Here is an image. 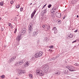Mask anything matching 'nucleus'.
<instances>
[{"instance_id":"51","label":"nucleus","mask_w":79,"mask_h":79,"mask_svg":"<svg viewBox=\"0 0 79 79\" xmlns=\"http://www.w3.org/2000/svg\"><path fill=\"white\" fill-rule=\"evenodd\" d=\"M52 11L53 12V13H55V10H52Z\"/></svg>"},{"instance_id":"5","label":"nucleus","mask_w":79,"mask_h":79,"mask_svg":"<svg viewBox=\"0 0 79 79\" xmlns=\"http://www.w3.org/2000/svg\"><path fill=\"white\" fill-rule=\"evenodd\" d=\"M21 39V35L20 34H19L16 38V40H17L18 42H19Z\"/></svg>"},{"instance_id":"24","label":"nucleus","mask_w":79,"mask_h":79,"mask_svg":"<svg viewBox=\"0 0 79 79\" xmlns=\"http://www.w3.org/2000/svg\"><path fill=\"white\" fill-rule=\"evenodd\" d=\"M52 10H55H55H56V7H54L52 8Z\"/></svg>"},{"instance_id":"10","label":"nucleus","mask_w":79,"mask_h":79,"mask_svg":"<svg viewBox=\"0 0 79 79\" xmlns=\"http://www.w3.org/2000/svg\"><path fill=\"white\" fill-rule=\"evenodd\" d=\"M28 27H29V33L30 34H31V32L32 29V25H29Z\"/></svg>"},{"instance_id":"14","label":"nucleus","mask_w":79,"mask_h":79,"mask_svg":"<svg viewBox=\"0 0 79 79\" xmlns=\"http://www.w3.org/2000/svg\"><path fill=\"white\" fill-rule=\"evenodd\" d=\"M69 39H71V38H73V34H69Z\"/></svg>"},{"instance_id":"52","label":"nucleus","mask_w":79,"mask_h":79,"mask_svg":"<svg viewBox=\"0 0 79 79\" xmlns=\"http://www.w3.org/2000/svg\"><path fill=\"white\" fill-rule=\"evenodd\" d=\"M65 19V17H64L63 18V19Z\"/></svg>"},{"instance_id":"49","label":"nucleus","mask_w":79,"mask_h":79,"mask_svg":"<svg viewBox=\"0 0 79 79\" xmlns=\"http://www.w3.org/2000/svg\"><path fill=\"white\" fill-rule=\"evenodd\" d=\"M9 26H10V27L11 26V23H10V24L9 25Z\"/></svg>"},{"instance_id":"53","label":"nucleus","mask_w":79,"mask_h":79,"mask_svg":"<svg viewBox=\"0 0 79 79\" xmlns=\"http://www.w3.org/2000/svg\"><path fill=\"white\" fill-rule=\"evenodd\" d=\"M36 18V16L35 15V16L34 18Z\"/></svg>"},{"instance_id":"32","label":"nucleus","mask_w":79,"mask_h":79,"mask_svg":"<svg viewBox=\"0 0 79 79\" xmlns=\"http://www.w3.org/2000/svg\"><path fill=\"white\" fill-rule=\"evenodd\" d=\"M46 5H47V4H45V5H44L43 6V7L42 9H43V8H45V6H46Z\"/></svg>"},{"instance_id":"25","label":"nucleus","mask_w":79,"mask_h":79,"mask_svg":"<svg viewBox=\"0 0 79 79\" xmlns=\"http://www.w3.org/2000/svg\"><path fill=\"white\" fill-rule=\"evenodd\" d=\"M16 32H17V28H16L14 31V34H16Z\"/></svg>"},{"instance_id":"45","label":"nucleus","mask_w":79,"mask_h":79,"mask_svg":"<svg viewBox=\"0 0 79 79\" xmlns=\"http://www.w3.org/2000/svg\"><path fill=\"white\" fill-rule=\"evenodd\" d=\"M57 21H58L59 23H61V22H60V20H58Z\"/></svg>"},{"instance_id":"21","label":"nucleus","mask_w":79,"mask_h":79,"mask_svg":"<svg viewBox=\"0 0 79 79\" xmlns=\"http://www.w3.org/2000/svg\"><path fill=\"white\" fill-rule=\"evenodd\" d=\"M29 77L30 78H32L33 76H32V74H29Z\"/></svg>"},{"instance_id":"47","label":"nucleus","mask_w":79,"mask_h":79,"mask_svg":"<svg viewBox=\"0 0 79 79\" xmlns=\"http://www.w3.org/2000/svg\"><path fill=\"white\" fill-rule=\"evenodd\" d=\"M77 31H78V30L77 29V30H75V31H74V32H77Z\"/></svg>"},{"instance_id":"39","label":"nucleus","mask_w":79,"mask_h":79,"mask_svg":"<svg viewBox=\"0 0 79 79\" xmlns=\"http://www.w3.org/2000/svg\"><path fill=\"white\" fill-rule=\"evenodd\" d=\"M19 75H21V74H22V73L20 71V72L19 73Z\"/></svg>"},{"instance_id":"22","label":"nucleus","mask_w":79,"mask_h":79,"mask_svg":"<svg viewBox=\"0 0 79 79\" xmlns=\"http://www.w3.org/2000/svg\"><path fill=\"white\" fill-rule=\"evenodd\" d=\"M55 57H53L50 59V60L51 61H53L54 60H55Z\"/></svg>"},{"instance_id":"23","label":"nucleus","mask_w":79,"mask_h":79,"mask_svg":"<svg viewBox=\"0 0 79 79\" xmlns=\"http://www.w3.org/2000/svg\"><path fill=\"white\" fill-rule=\"evenodd\" d=\"M20 72H21V73H25V71L24 70H21L20 71Z\"/></svg>"},{"instance_id":"30","label":"nucleus","mask_w":79,"mask_h":79,"mask_svg":"<svg viewBox=\"0 0 79 79\" xmlns=\"http://www.w3.org/2000/svg\"><path fill=\"white\" fill-rule=\"evenodd\" d=\"M20 11H23V8L21 7L20 9Z\"/></svg>"},{"instance_id":"37","label":"nucleus","mask_w":79,"mask_h":79,"mask_svg":"<svg viewBox=\"0 0 79 79\" xmlns=\"http://www.w3.org/2000/svg\"><path fill=\"white\" fill-rule=\"evenodd\" d=\"M59 56H60V55H57L56 56V58H58V57H59Z\"/></svg>"},{"instance_id":"50","label":"nucleus","mask_w":79,"mask_h":79,"mask_svg":"<svg viewBox=\"0 0 79 79\" xmlns=\"http://www.w3.org/2000/svg\"><path fill=\"white\" fill-rule=\"evenodd\" d=\"M1 30L2 31H3L4 29L3 28H1Z\"/></svg>"},{"instance_id":"20","label":"nucleus","mask_w":79,"mask_h":79,"mask_svg":"<svg viewBox=\"0 0 79 79\" xmlns=\"http://www.w3.org/2000/svg\"><path fill=\"white\" fill-rule=\"evenodd\" d=\"M74 65L76 66H79V64H78V63H76L75 64H74Z\"/></svg>"},{"instance_id":"42","label":"nucleus","mask_w":79,"mask_h":79,"mask_svg":"<svg viewBox=\"0 0 79 79\" xmlns=\"http://www.w3.org/2000/svg\"><path fill=\"white\" fill-rule=\"evenodd\" d=\"M77 42V41H76V40L73 41V42H72V44H73V43H75V42Z\"/></svg>"},{"instance_id":"15","label":"nucleus","mask_w":79,"mask_h":79,"mask_svg":"<svg viewBox=\"0 0 79 79\" xmlns=\"http://www.w3.org/2000/svg\"><path fill=\"white\" fill-rule=\"evenodd\" d=\"M24 67H27L28 66V64H27V63H25L24 64Z\"/></svg>"},{"instance_id":"6","label":"nucleus","mask_w":79,"mask_h":79,"mask_svg":"<svg viewBox=\"0 0 79 79\" xmlns=\"http://www.w3.org/2000/svg\"><path fill=\"white\" fill-rule=\"evenodd\" d=\"M48 66L47 65H44V67L43 68V69L44 70V72L45 73H47L48 71Z\"/></svg>"},{"instance_id":"12","label":"nucleus","mask_w":79,"mask_h":79,"mask_svg":"<svg viewBox=\"0 0 79 79\" xmlns=\"http://www.w3.org/2000/svg\"><path fill=\"white\" fill-rule=\"evenodd\" d=\"M55 74L57 75H60V72L59 71L57 70L56 72H55Z\"/></svg>"},{"instance_id":"29","label":"nucleus","mask_w":79,"mask_h":79,"mask_svg":"<svg viewBox=\"0 0 79 79\" xmlns=\"http://www.w3.org/2000/svg\"><path fill=\"white\" fill-rule=\"evenodd\" d=\"M51 17L52 18H54V17H55V14H52L51 16Z\"/></svg>"},{"instance_id":"9","label":"nucleus","mask_w":79,"mask_h":79,"mask_svg":"<svg viewBox=\"0 0 79 79\" xmlns=\"http://www.w3.org/2000/svg\"><path fill=\"white\" fill-rule=\"evenodd\" d=\"M38 33L39 32H38V31H35L34 33L32 34V36H33V37H36Z\"/></svg>"},{"instance_id":"58","label":"nucleus","mask_w":79,"mask_h":79,"mask_svg":"<svg viewBox=\"0 0 79 79\" xmlns=\"http://www.w3.org/2000/svg\"><path fill=\"white\" fill-rule=\"evenodd\" d=\"M19 16V15H17V16Z\"/></svg>"},{"instance_id":"48","label":"nucleus","mask_w":79,"mask_h":79,"mask_svg":"<svg viewBox=\"0 0 79 79\" xmlns=\"http://www.w3.org/2000/svg\"><path fill=\"white\" fill-rule=\"evenodd\" d=\"M39 42H40V40H38V41H37V43L38 44H39Z\"/></svg>"},{"instance_id":"43","label":"nucleus","mask_w":79,"mask_h":79,"mask_svg":"<svg viewBox=\"0 0 79 79\" xmlns=\"http://www.w3.org/2000/svg\"><path fill=\"white\" fill-rule=\"evenodd\" d=\"M17 45H19V42H18L17 43Z\"/></svg>"},{"instance_id":"33","label":"nucleus","mask_w":79,"mask_h":79,"mask_svg":"<svg viewBox=\"0 0 79 79\" xmlns=\"http://www.w3.org/2000/svg\"><path fill=\"white\" fill-rule=\"evenodd\" d=\"M42 27H43V28H44V29H45V25H44Z\"/></svg>"},{"instance_id":"44","label":"nucleus","mask_w":79,"mask_h":79,"mask_svg":"<svg viewBox=\"0 0 79 79\" xmlns=\"http://www.w3.org/2000/svg\"><path fill=\"white\" fill-rule=\"evenodd\" d=\"M45 26H46V27H48V28H50V26L48 25V26L47 25H45Z\"/></svg>"},{"instance_id":"46","label":"nucleus","mask_w":79,"mask_h":79,"mask_svg":"<svg viewBox=\"0 0 79 79\" xmlns=\"http://www.w3.org/2000/svg\"><path fill=\"white\" fill-rule=\"evenodd\" d=\"M64 73H65V74H66V73H68V71H66V70H65Z\"/></svg>"},{"instance_id":"18","label":"nucleus","mask_w":79,"mask_h":79,"mask_svg":"<svg viewBox=\"0 0 79 79\" xmlns=\"http://www.w3.org/2000/svg\"><path fill=\"white\" fill-rule=\"evenodd\" d=\"M26 34V33H24V31H21V34H21V35H24V34Z\"/></svg>"},{"instance_id":"54","label":"nucleus","mask_w":79,"mask_h":79,"mask_svg":"<svg viewBox=\"0 0 79 79\" xmlns=\"http://www.w3.org/2000/svg\"><path fill=\"white\" fill-rule=\"evenodd\" d=\"M77 18H79V15H77Z\"/></svg>"},{"instance_id":"40","label":"nucleus","mask_w":79,"mask_h":79,"mask_svg":"<svg viewBox=\"0 0 79 79\" xmlns=\"http://www.w3.org/2000/svg\"><path fill=\"white\" fill-rule=\"evenodd\" d=\"M10 27L11 29H13V27L12 26V25H10Z\"/></svg>"},{"instance_id":"38","label":"nucleus","mask_w":79,"mask_h":79,"mask_svg":"<svg viewBox=\"0 0 79 79\" xmlns=\"http://www.w3.org/2000/svg\"><path fill=\"white\" fill-rule=\"evenodd\" d=\"M19 5H17L16 6V7L17 8H19Z\"/></svg>"},{"instance_id":"56","label":"nucleus","mask_w":79,"mask_h":79,"mask_svg":"<svg viewBox=\"0 0 79 79\" xmlns=\"http://www.w3.org/2000/svg\"><path fill=\"white\" fill-rule=\"evenodd\" d=\"M4 47H6V45H5Z\"/></svg>"},{"instance_id":"55","label":"nucleus","mask_w":79,"mask_h":79,"mask_svg":"<svg viewBox=\"0 0 79 79\" xmlns=\"http://www.w3.org/2000/svg\"><path fill=\"white\" fill-rule=\"evenodd\" d=\"M32 3H31V4H30V5H32Z\"/></svg>"},{"instance_id":"41","label":"nucleus","mask_w":79,"mask_h":79,"mask_svg":"<svg viewBox=\"0 0 79 79\" xmlns=\"http://www.w3.org/2000/svg\"><path fill=\"white\" fill-rule=\"evenodd\" d=\"M12 57L13 58V59H14V60H15V59H16V56H13Z\"/></svg>"},{"instance_id":"13","label":"nucleus","mask_w":79,"mask_h":79,"mask_svg":"<svg viewBox=\"0 0 79 79\" xmlns=\"http://www.w3.org/2000/svg\"><path fill=\"white\" fill-rule=\"evenodd\" d=\"M47 39H48V38H47V37H45L43 40V42H47Z\"/></svg>"},{"instance_id":"19","label":"nucleus","mask_w":79,"mask_h":79,"mask_svg":"<svg viewBox=\"0 0 79 79\" xmlns=\"http://www.w3.org/2000/svg\"><path fill=\"white\" fill-rule=\"evenodd\" d=\"M0 6H3V1L0 2Z\"/></svg>"},{"instance_id":"27","label":"nucleus","mask_w":79,"mask_h":79,"mask_svg":"<svg viewBox=\"0 0 79 79\" xmlns=\"http://www.w3.org/2000/svg\"><path fill=\"white\" fill-rule=\"evenodd\" d=\"M1 78H2V79H3V78H5V75H3L2 76H1Z\"/></svg>"},{"instance_id":"57","label":"nucleus","mask_w":79,"mask_h":79,"mask_svg":"<svg viewBox=\"0 0 79 79\" xmlns=\"http://www.w3.org/2000/svg\"><path fill=\"white\" fill-rule=\"evenodd\" d=\"M1 19H2L0 18V20H1Z\"/></svg>"},{"instance_id":"26","label":"nucleus","mask_w":79,"mask_h":79,"mask_svg":"<svg viewBox=\"0 0 79 79\" xmlns=\"http://www.w3.org/2000/svg\"><path fill=\"white\" fill-rule=\"evenodd\" d=\"M48 51L50 52V53H52V52H53V50L52 49H49L48 50Z\"/></svg>"},{"instance_id":"8","label":"nucleus","mask_w":79,"mask_h":79,"mask_svg":"<svg viewBox=\"0 0 79 79\" xmlns=\"http://www.w3.org/2000/svg\"><path fill=\"white\" fill-rule=\"evenodd\" d=\"M52 31L54 32V34H56L58 33V31H57L56 27H53V29H52Z\"/></svg>"},{"instance_id":"31","label":"nucleus","mask_w":79,"mask_h":79,"mask_svg":"<svg viewBox=\"0 0 79 79\" xmlns=\"http://www.w3.org/2000/svg\"><path fill=\"white\" fill-rule=\"evenodd\" d=\"M51 6H52V5H49L48 6V7L49 8H51Z\"/></svg>"},{"instance_id":"4","label":"nucleus","mask_w":79,"mask_h":79,"mask_svg":"<svg viewBox=\"0 0 79 79\" xmlns=\"http://www.w3.org/2000/svg\"><path fill=\"white\" fill-rule=\"evenodd\" d=\"M24 62H25V60H23L18 61L15 65L16 66H19V65H21V64H23Z\"/></svg>"},{"instance_id":"28","label":"nucleus","mask_w":79,"mask_h":79,"mask_svg":"<svg viewBox=\"0 0 79 79\" xmlns=\"http://www.w3.org/2000/svg\"><path fill=\"white\" fill-rule=\"evenodd\" d=\"M49 48H51V49H52V48H53V45H52L51 46H50L49 47Z\"/></svg>"},{"instance_id":"3","label":"nucleus","mask_w":79,"mask_h":79,"mask_svg":"<svg viewBox=\"0 0 79 79\" xmlns=\"http://www.w3.org/2000/svg\"><path fill=\"white\" fill-rule=\"evenodd\" d=\"M66 68L68 69L70 71H74V67L73 66H70L69 65H67L66 66Z\"/></svg>"},{"instance_id":"2","label":"nucleus","mask_w":79,"mask_h":79,"mask_svg":"<svg viewBox=\"0 0 79 79\" xmlns=\"http://www.w3.org/2000/svg\"><path fill=\"white\" fill-rule=\"evenodd\" d=\"M43 53L42 51L38 52L35 55V58H40L42 55Z\"/></svg>"},{"instance_id":"17","label":"nucleus","mask_w":79,"mask_h":79,"mask_svg":"<svg viewBox=\"0 0 79 79\" xmlns=\"http://www.w3.org/2000/svg\"><path fill=\"white\" fill-rule=\"evenodd\" d=\"M22 31H23V32H24V33L26 32V29L24 28H23V29L22 30Z\"/></svg>"},{"instance_id":"7","label":"nucleus","mask_w":79,"mask_h":79,"mask_svg":"<svg viewBox=\"0 0 79 79\" xmlns=\"http://www.w3.org/2000/svg\"><path fill=\"white\" fill-rule=\"evenodd\" d=\"M56 15L57 17V18H60L61 17V13L59 12H57L56 13Z\"/></svg>"},{"instance_id":"11","label":"nucleus","mask_w":79,"mask_h":79,"mask_svg":"<svg viewBox=\"0 0 79 79\" xmlns=\"http://www.w3.org/2000/svg\"><path fill=\"white\" fill-rule=\"evenodd\" d=\"M36 12V10H34L33 12L31 14V19H32L33 18H34V15H35V12Z\"/></svg>"},{"instance_id":"16","label":"nucleus","mask_w":79,"mask_h":79,"mask_svg":"<svg viewBox=\"0 0 79 79\" xmlns=\"http://www.w3.org/2000/svg\"><path fill=\"white\" fill-rule=\"evenodd\" d=\"M13 61H14V59H13V58L12 57L10 60V63L12 62Z\"/></svg>"},{"instance_id":"36","label":"nucleus","mask_w":79,"mask_h":79,"mask_svg":"<svg viewBox=\"0 0 79 79\" xmlns=\"http://www.w3.org/2000/svg\"><path fill=\"white\" fill-rule=\"evenodd\" d=\"M29 63H30V62L28 61L26 62V63H27L28 65H29Z\"/></svg>"},{"instance_id":"35","label":"nucleus","mask_w":79,"mask_h":79,"mask_svg":"<svg viewBox=\"0 0 79 79\" xmlns=\"http://www.w3.org/2000/svg\"><path fill=\"white\" fill-rule=\"evenodd\" d=\"M72 2H74V3H76L77 2V0H73Z\"/></svg>"},{"instance_id":"34","label":"nucleus","mask_w":79,"mask_h":79,"mask_svg":"<svg viewBox=\"0 0 79 79\" xmlns=\"http://www.w3.org/2000/svg\"><path fill=\"white\" fill-rule=\"evenodd\" d=\"M14 3V2H13L12 1H11L10 2V3L11 4H13Z\"/></svg>"},{"instance_id":"1","label":"nucleus","mask_w":79,"mask_h":79,"mask_svg":"<svg viewBox=\"0 0 79 79\" xmlns=\"http://www.w3.org/2000/svg\"><path fill=\"white\" fill-rule=\"evenodd\" d=\"M36 73L37 75H39L40 76H43L44 74V72L42 70H37L36 71Z\"/></svg>"}]
</instances>
